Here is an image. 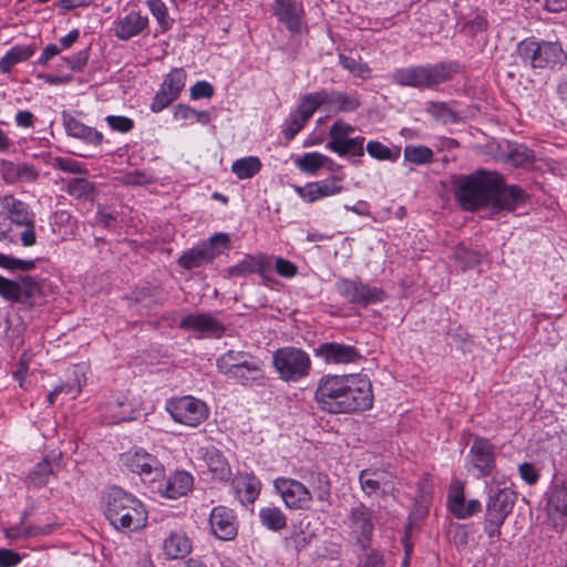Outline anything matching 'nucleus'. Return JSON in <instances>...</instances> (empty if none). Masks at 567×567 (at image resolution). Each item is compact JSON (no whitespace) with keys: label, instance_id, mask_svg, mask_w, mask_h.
I'll list each match as a JSON object with an SVG mask.
<instances>
[{"label":"nucleus","instance_id":"f257e3e1","mask_svg":"<svg viewBox=\"0 0 567 567\" xmlns=\"http://www.w3.org/2000/svg\"><path fill=\"white\" fill-rule=\"evenodd\" d=\"M318 406L330 414H351L372 408L373 392L365 374H326L315 392Z\"/></svg>","mask_w":567,"mask_h":567},{"label":"nucleus","instance_id":"f03ea898","mask_svg":"<svg viewBox=\"0 0 567 567\" xmlns=\"http://www.w3.org/2000/svg\"><path fill=\"white\" fill-rule=\"evenodd\" d=\"M498 185L499 173L485 169L460 175L453 182L455 198L467 212H477L491 206Z\"/></svg>","mask_w":567,"mask_h":567},{"label":"nucleus","instance_id":"7ed1b4c3","mask_svg":"<svg viewBox=\"0 0 567 567\" xmlns=\"http://www.w3.org/2000/svg\"><path fill=\"white\" fill-rule=\"evenodd\" d=\"M104 515L116 529L136 530L147 519L143 504L132 494L113 486L103 497Z\"/></svg>","mask_w":567,"mask_h":567},{"label":"nucleus","instance_id":"20e7f679","mask_svg":"<svg viewBox=\"0 0 567 567\" xmlns=\"http://www.w3.org/2000/svg\"><path fill=\"white\" fill-rule=\"evenodd\" d=\"M456 72L457 65L452 62L410 65L394 70L391 80L400 86L433 89L450 81Z\"/></svg>","mask_w":567,"mask_h":567},{"label":"nucleus","instance_id":"39448f33","mask_svg":"<svg viewBox=\"0 0 567 567\" xmlns=\"http://www.w3.org/2000/svg\"><path fill=\"white\" fill-rule=\"evenodd\" d=\"M216 365L227 379L243 385L264 379L262 361L246 351L228 350L217 359Z\"/></svg>","mask_w":567,"mask_h":567},{"label":"nucleus","instance_id":"423d86ee","mask_svg":"<svg viewBox=\"0 0 567 567\" xmlns=\"http://www.w3.org/2000/svg\"><path fill=\"white\" fill-rule=\"evenodd\" d=\"M516 52L522 63L530 69L554 70L567 60L559 42L538 41L534 38L522 40L517 44Z\"/></svg>","mask_w":567,"mask_h":567},{"label":"nucleus","instance_id":"0eeeda50","mask_svg":"<svg viewBox=\"0 0 567 567\" xmlns=\"http://www.w3.org/2000/svg\"><path fill=\"white\" fill-rule=\"evenodd\" d=\"M0 207L7 215L17 241L23 247L34 246L37 244L35 214L30 206L12 195H6L0 197Z\"/></svg>","mask_w":567,"mask_h":567},{"label":"nucleus","instance_id":"6e6552de","mask_svg":"<svg viewBox=\"0 0 567 567\" xmlns=\"http://www.w3.org/2000/svg\"><path fill=\"white\" fill-rule=\"evenodd\" d=\"M272 363L281 380L298 382L309 375L311 360L309 354L296 347H284L272 354Z\"/></svg>","mask_w":567,"mask_h":567},{"label":"nucleus","instance_id":"1a4fd4ad","mask_svg":"<svg viewBox=\"0 0 567 567\" xmlns=\"http://www.w3.org/2000/svg\"><path fill=\"white\" fill-rule=\"evenodd\" d=\"M230 245V237L226 233H216L208 239L186 250L177 260L179 267L186 270L199 268L212 262Z\"/></svg>","mask_w":567,"mask_h":567},{"label":"nucleus","instance_id":"9d476101","mask_svg":"<svg viewBox=\"0 0 567 567\" xmlns=\"http://www.w3.org/2000/svg\"><path fill=\"white\" fill-rule=\"evenodd\" d=\"M122 466L137 474L144 482H155L165 476L161 461L144 449L130 450L120 455Z\"/></svg>","mask_w":567,"mask_h":567},{"label":"nucleus","instance_id":"9b49d317","mask_svg":"<svg viewBox=\"0 0 567 567\" xmlns=\"http://www.w3.org/2000/svg\"><path fill=\"white\" fill-rule=\"evenodd\" d=\"M166 409L175 422L193 427L205 422L209 415L207 404L190 395L167 401Z\"/></svg>","mask_w":567,"mask_h":567},{"label":"nucleus","instance_id":"f8f14e48","mask_svg":"<svg viewBox=\"0 0 567 567\" xmlns=\"http://www.w3.org/2000/svg\"><path fill=\"white\" fill-rule=\"evenodd\" d=\"M334 287L347 302L362 308L381 302L384 298L382 289L369 286L360 279L339 278Z\"/></svg>","mask_w":567,"mask_h":567},{"label":"nucleus","instance_id":"ddd939ff","mask_svg":"<svg viewBox=\"0 0 567 567\" xmlns=\"http://www.w3.org/2000/svg\"><path fill=\"white\" fill-rule=\"evenodd\" d=\"M467 465L477 478L491 476L496 468L494 444L488 439L475 436L467 454Z\"/></svg>","mask_w":567,"mask_h":567},{"label":"nucleus","instance_id":"4468645a","mask_svg":"<svg viewBox=\"0 0 567 567\" xmlns=\"http://www.w3.org/2000/svg\"><path fill=\"white\" fill-rule=\"evenodd\" d=\"M274 488L285 505L295 511H307L311 506L312 493L301 482L289 477H277Z\"/></svg>","mask_w":567,"mask_h":567},{"label":"nucleus","instance_id":"2eb2a0df","mask_svg":"<svg viewBox=\"0 0 567 567\" xmlns=\"http://www.w3.org/2000/svg\"><path fill=\"white\" fill-rule=\"evenodd\" d=\"M186 71L183 68H175L167 73L156 92L150 109L153 113H159L174 101H176L186 85Z\"/></svg>","mask_w":567,"mask_h":567},{"label":"nucleus","instance_id":"dca6fc26","mask_svg":"<svg viewBox=\"0 0 567 567\" xmlns=\"http://www.w3.org/2000/svg\"><path fill=\"white\" fill-rule=\"evenodd\" d=\"M348 519L351 534L354 536L359 548L361 550L370 548L374 530L372 511L360 503L350 509Z\"/></svg>","mask_w":567,"mask_h":567},{"label":"nucleus","instance_id":"f3484780","mask_svg":"<svg viewBox=\"0 0 567 567\" xmlns=\"http://www.w3.org/2000/svg\"><path fill=\"white\" fill-rule=\"evenodd\" d=\"M41 293V287L31 276H20L19 281L0 275V296L11 302H21Z\"/></svg>","mask_w":567,"mask_h":567},{"label":"nucleus","instance_id":"a211bd4d","mask_svg":"<svg viewBox=\"0 0 567 567\" xmlns=\"http://www.w3.org/2000/svg\"><path fill=\"white\" fill-rule=\"evenodd\" d=\"M272 13L289 32L299 34L305 24V9L299 0H275Z\"/></svg>","mask_w":567,"mask_h":567},{"label":"nucleus","instance_id":"6ab92c4d","mask_svg":"<svg viewBox=\"0 0 567 567\" xmlns=\"http://www.w3.org/2000/svg\"><path fill=\"white\" fill-rule=\"evenodd\" d=\"M497 188L491 203L492 209L496 213L502 210L514 212L528 200L529 196L523 188L517 185H507L501 174Z\"/></svg>","mask_w":567,"mask_h":567},{"label":"nucleus","instance_id":"aec40b11","mask_svg":"<svg viewBox=\"0 0 567 567\" xmlns=\"http://www.w3.org/2000/svg\"><path fill=\"white\" fill-rule=\"evenodd\" d=\"M212 534L220 540H233L238 533V520L235 512L223 505L215 506L209 515Z\"/></svg>","mask_w":567,"mask_h":567},{"label":"nucleus","instance_id":"412c9836","mask_svg":"<svg viewBox=\"0 0 567 567\" xmlns=\"http://www.w3.org/2000/svg\"><path fill=\"white\" fill-rule=\"evenodd\" d=\"M313 353L326 364H349L361 359L354 346L339 342H323L313 349Z\"/></svg>","mask_w":567,"mask_h":567},{"label":"nucleus","instance_id":"4be33fe9","mask_svg":"<svg viewBox=\"0 0 567 567\" xmlns=\"http://www.w3.org/2000/svg\"><path fill=\"white\" fill-rule=\"evenodd\" d=\"M178 327L185 331H196L204 337L220 338L225 333V326L210 313H190L185 316Z\"/></svg>","mask_w":567,"mask_h":567},{"label":"nucleus","instance_id":"5701e85b","mask_svg":"<svg viewBox=\"0 0 567 567\" xmlns=\"http://www.w3.org/2000/svg\"><path fill=\"white\" fill-rule=\"evenodd\" d=\"M447 506L457 519H466L481 512L482 508L478 499L465 501L464 485L461 482H456L451 488L447 496Z\"/></svg>","mask_w":567,"mask_h":567},{"label":"nucleus","instance_id":"b1692460","mask_svg":"<svg viewBox=\"0 0 567 567\" xmlns=\"http://www.w3.org/2000/svg\"><path fill=\"white\" fill-rule=\"evenodd\" d=\"M62 124L68 136L78 138L86 145L97 147L103 143V134L101 132L85 125L65 111L62 112Z\"/></svg>","mask_w":567,"mask_h":567},{"label":"nucleus","instance_id":"393cba45","mask_svg":"<svg viewBox=\"0 0 567 567\" xmlns=\"http://www.w3.org/2000/svg\"><path fill=\"white\" fill-rule=\"evenodd\" d=\"M341 179L332 176L326 181L308 183L305 186H296V193L306 202L313 203L323 197L339 194L342 190Z\"/></svg>","mask_w":567,"mask_h":567},{"label":"nucleus","instance_id":"a878e982","mask_svg":"<svg viewBox=\"0 0 567 567\" xmlns=\"http://www.w3.org/2000/svg\"><path fill=\"white\" fill-rule=\"evenodd\" d=\"M101 415L107 423H121L135 417V410L127 395L121 394L101 405Z\"/></svg>","mask_w":567,"mask_h":567},{"label":"nucleus","instance_id":"bb28decb","mask_svg":"<svg viewBox=\"0 0 567 567\" xmlns=\"http://www.w3.org/2000/svg\"><path fill=\"white\" fill-rule=\"evenodd\" d=\"M271 270L272 262L270 257L266 255H247L243 260L228 269V275L230 277H246L257 272L264 279H268Z\"/></svg>","mask_w":567,"mask_h":567},{"label":"nucleus","instance_id":"cd10ccee","mask_svg":"<svg viewBox=\"0 0 567 567\" xmlns=\"http://www.w3.org/2000/svg\"><path fill=\"white\" fill-rule=\"evenodd\" d=\"M231 486L243 505H251L261 491L260 480L254 473H238L231 481Z\"/></svg>","mask_w":567,"mask_h":567},{"label":"nucleus","instance_id":"c85d7f7f","mask_svg":"<svg viewBox=\"0 0 567 567\" xmlns=\"http://www.w3.org/2000/svg\"><path fill=\"white\" fill-rule=\"evenodd\" d=\"M148 28V18L140 12L131 11L120 17L114 23V34L117 39L127 41L140 35Z\"/></svg>","mask_w":567,"mask_h":567},{"label":"nucleus","instance_id":"c756f323","mask_svg":"<svg viewBox=\"0 0 567 567\" xmlns=\"http://www.w3.org/2000/svg\"><path fill=\"white\" fill-rule=\"evenodd\" d=\"M515 499L516 495L512 489L499 488L491 495L486 513L505 520L514 507Z\"/></svg>","mask_w":567,"mask_h":567},{"label":"nucleus","instance_id":"7c9ffc66","mask_svg":"<svg viewBox=\"0 0 567 567\" xmlns=\"http://www.w3.org/2000/svg\"><path fill=\"white\" fill-rule=\"evenodd\" d=\"M193 484L194 478L188 472L177 471L168 476L161 492L163 496L175 499L186 495L192 489Z\"/></svg>","mask_w":567,"mask_h":567},{"label":"nucleus","instance_id":"2f4dec72","mask_svg":"<svg viewBox=\"0 0 567 567\" xmlns=\"http://www.w3.org/2000/svg\"><path fill=\"white\" fill-rule=\"evenodd\" d=\"M163 549L167 558L181 559L192 551V542L184 532H172L164 539Z\"/></svg>","mask_w":567,"mask_h":567},{"label":"nucleus","instance_id":"473e14b6","mask_svg":"<svg viewBox=\"0 0 567 567\" xmlns=\"http://www.w3.org/2000/svg\"><path fill=\"white\" fill-rule=\"evenodd\" d=\"M364 137L357 136L346 140H329L326 147L341 157H362L364 155Z\"/></svg>","mask_w":567,"mask_h":567},{"label":"nucleus","instance_id":"72a5a7b5","mask_svg":"<svg viewBox=\"0 0 567 567\" xmlns=\"http://www.w3.org/2000/svg\"><path fill=\"white\" fill-rule=\"evenodd\" d=\"M327 105L333 107L337 112H353L361 105L360 96L357 92H339L327 90Z\"/></svg>","mask_w":567,"mask_h":567},{"label":"nucleus","instance_id":"f704fd0d","mask_svg":"<svg viewBox=\"0 0 567 567\" xmlns=\"http://www.w3.org/2000/svg\"><path fill=\"white\" fill-rule=\"evenodd\" d=\"M205 461L214 478L218 481H227L230 478V466L219 450L215 447L207 449L205 453Z\"/></svg>","mask_w":567,"mask_h":567},{"label":"nucleus","instance_id":"c9c22d12","mask_svg":"<svg viewBox=\"0 0 567 567\" xmlns=\"http://www.w3.org/2000/svg\"><path fill=\"white\" fill-rule=\"evenodd\" d=\"M35 45L33 44H18L12 47L0 59V72L9 73L13 65L29 60L35 53Z\"/></svg>","mask_w":567,"mask_h":567},{"label":"nucleus","instance_id":"e433bc0d","mask_svg":"<svg viewBox=\"0 0 567 567\" xmlns=\"http://www.w3.org/2000/svg\"><path fill=\"white\" fill-rule=\"evenodd\" d=\"M258 517L260 524L271 532H280L287 526V516L277 506L261 507Z\"/></svg>","mask_w":567,"mask_h":567},{"label":"nucleus","instance_id":"4c0bfd02","mask_svg":"<svg viewBox=\"0 0 567 567\" xmlns=\"http://www.w3.org/2000/svg\"><path fill=\"white\" fill-rule=\"evenodd\" d=\"M65 192L79 200L93 202L96 195L94 183L83 177L71 178L66 185Z\"/></svg>","mask_w":567,"mask_h":567},{"label":"nucleus","instance_id":"58836bf2","mask_svg":"<svg viewBox=\"0 0 567 567\" xmlns=\"http://www.w3.org/2000/svg\"><path fill=\"white\" fill-rule=\"evenodd\" d=\"M453 258L462 271L473 269L482 262L483 255L474 249H471L464 244L457 245L453 249Z\"/></svg>","mask_w":567,"mask_h":567},{"label":"nucleus","instance_id":"ea45409f","mask_svg":"<svg viewBox=\"0 0 567 567\" xmlns=\"http://www.w3.org/2000/svg\"><path fill=\"white\" fill-rule=\"evenodd\" d=\"M327 90H320L317 92L308 93L302 96L298 110L299 114H301L307 120H310L315 112L322 105H327Z\"/></svg>","mask_w":567,"mask_h":567},{"label":"nucleus","instance_id":"a19ab883","mask_svg":"<svg viewBox=\"0 0 567 567\" xmlns=\"http://www.w3.org/2000/svg\"><path fill=\"white\" fill-rule=\"evenodd\" d=\"M261 169V162L256 156H247L236 159L231 165V172L239 179H249L257 175Z\"/></svg>","mask_w":567,"mask_h":567},{"label":"nucleus","instance_id":"79ce46f5","mask_svg":"<svg viewBox=\"0 0 567 567\" xmlns=\"http://www.w3.org/2000/svg\"><path fill=\"white\" fill-rule=\"evenodd\" d=\"M330 162L331 159L321 153L309 152L296 158L295 164L301 172L315 175L326 163Z\"/></svg>","mask_w":567,"mask_h":567},{"label":"nucleus","instance_id":"37998d69","mask_svg":"<svg viewBox=\"0 0 567 567\" xmlns=\"http://www.w3.org/2000/svg\"><path fill=\"white\" fill-rule=\"evenodd\" d=\"M425 111L437 122L443 124L456 123L460 118L457 113L445 102L429 101Z\"/></svg>","mask_w":567,"mask_h":567},{"label":"nucleus","instance_id":"c03bdc74","mask_svg":"<svg viewBox=\"0 0 567 567\" xmlns=\"http://www.w3.org/2000/svg\"><path fill=\"white\" fill-rule=\"evenodd\" d=\"M404 161L415 165H425L433 162L434 153L425 145L409 144L403 150Z\"/></svg>","mask_w":567,"mask_h":567},{"label":"nucleus","instance_id":"a18cd8bd","mask_svg":"<svg viewBox=\"0 0 567 567\" xmlns=\"http://www.w3.org/2000/svg\"><path fill=\"white\" fill-rule=\"evenodd\" d=\"M146 6L163 32L172 28L174 20L169 17L167 7L162 0H147Z\"/></svg>","mask_w":567,"mask_h":567},{"label":"nucleus","instance_id":"49530a36","mask_svg":"<svg viewBox=\"0 0 567 567\" xmlns=\"http://www.w3.org/2000/svg\"><path fill=\"white\" fill-rule=\"evenodd\" d=\"M368 154L379 161L395 162L400 156V150L392 151L379 141H370L367 144Z\"/></svg>","mask_w":567,"mask_h":567},{"label":"nucleus","instance_id":"de8ad7c7","mask_svg":"<svg viewBox=\"0 0 567 567\" xmlns=\"http://www.w3.org/2000/svg\"><path fill=\"white\" fill-rule=\"evenodd\" d=\"M52 474V465L49 461L43 460L34 465L29 474L30 482L37 486H44L49 482V477Z\"/></svg>","mask_w":567,"mask_h":567},{"label":"nucleus","instance_id":"09e8293b","mask_svg":"<svg viewBox=\"0 0 567 567\" xmlns=\"http://www.w3.org/2000/svg\"><path fill=\"white\" fill-rule=\"evenodd\" d=\"M339 63L343 69L348 70L354 76L364 78V75L370 71L368 65L361 62L360 58H354L341 53L339 54Z\"/></svg>","mask_w":567,"mask_h":567},{"label":"nucleus","instance_id":"8fccbe9b","mask_svg":"<svg viewBox=\"0 0 567 567\" xmlns=\"http://www.w3.org/2000/svg\"><path fill=\"white\" fill-rule=\"evenodd\" d=\"M0 267L8 270L30 271L35 268V260H24L0 254Z\"/></svg>","mask_w":567,"mask_h":567},{"label":"nucleus","instance_id":"3c124183","mask_svg":"<svg viewBox=\"0 0 567 567\" xmlns=\"http://www.w3.org/2000/svg\"><path fill=\"white\" fill-rule=\"evenodd\" d=\"M54 168L61 169L71 174H86L87 169L85 165L70 157H55L52 162Z\"/></svg>","mask_w":567,"mask_h":567},{"label":"nucleus","instance_id":"603ef678","mask_svg":"<svg viewBox=\"0 0 567 567\" xmlns=\"http://www.w3.org/2000/svg\"><path fill=\"white\" fill-rule=\"evenodd\" d=\"M508 158L516 166H524L534 162L535 155L532 150L524 145H515L508 152Z\"/></svg>","mask_w":567,"mask_h":567},{"label":"nucleus","instance_id":"864d4df0","mask_svg":"<svg viewBox=\"0 0 567 567\" xmlns=\"http://www.w3.org/2000/svg\"><path fill=\"white\" fill-rule=\"evenodd\" d=\"M488 28V21L485 16L477 14L474 19L466 21L461 32L466 37L475 38L478 33L485 32Z\"/></svg>","mask_w":567,"mask_h":567},{"label":"nucleus","instance_id":"5fc2aeb1","mask_svg":"<svg viewBox=\"0 0 567 567\" xmlns=\"http://www.w3.org/2000/svg\"><path fill=\"white\" fill-rule=\"evenodd\" d=\"M313 494L320 502H327L331 495V486L326 474L318 473L313 477Z\"/></svg>","mask_w":567,"mask_h":567},{"label":"nucleus","instance_id":"6e6d98bb","mask_svg":"<svg viewBox=\"0 0 567 567\" xmlns=\"http://www.w3.org/2000/svg\"><path fill=\"white\" fill-rule=\"evenodd\" d=\"M549 503L557 513L567 518V484L555 488Z\"/></svg>","mask_w":567,"mask_h":567},{"label":"nucleus","instance_id":"4d7b16f0","mask_svg":"<svg viewBox=\"0 0 567 567\" xmlns=\"http://www.w3.org/2000/svg\"><path fill=\"white\" fill-rule=\"evenodd\" d=\"M116 218V210L105 207L102 204H97V210L94 217L95 225L102 226L105 229H110L112 227L113 221H115Z\"/></svg>","mask_w":567,"mask_h":567},{"label":"nucleus","instance_id":"13d9d810","mask_svg":"<svg viewBox=\"0 0 567 567\" xmlns=\"http://www.w3.org/2000/svg\"><path fill=\"white\" fill-rule=\"evenodd\" d=\"M107 125L116 132L128 133L134 128V121L127 116L109 115L105 117Z\"/></svg>","mask_w":567,"mask_h":567},{"label":"nucleus","instance_id":"bf43d9fd","mask_svg":"<svg viewBox=\"0 0 567 567\" xmlns=\"http://www.w3.org/2000/svg\"><path fill=\"white\" fill-rule=\"evenodd\" d=\"M309 120L303 117L298 112L290 115L287 127L284 130V135L287 141H291L303 128Z\"/></svg>","mask_w":567,"mask_h":567},{"label":"nucleus","instance_id":"052dcab7","mask_svg":"<svg viewBox=\"0 0 567 567\" xmlns=\"http://www.w3.org/2000/svg\"><path fill=\"white\" fill-rule=\"evenodd\" d=\"M90 58V48L81 50L74 53L70 58H63L62 61L66 64V66L74 72L82 71L84 66L87 64Z\"/></svg>","mask_w":567,"mask_h":567},{"label":"nucleus","instance_id":"680f3d73","mask_svg":"<svg viewBox=\"0 0 567 567\" xmlns=\"http://www.w3.org/2000/svg\"><path fill=\"white\" fill-rule=\"evenodd\" d=\"M354 126L346 123L342 120H337L329 130L330 140H346L350 138L349 135L354 132Z\"/></svg>","mask_w":567,"mask_h":567},{"label":"nucleus","instance_id":"e2e57ef3","mask_svg":"<svg viewBox=\"0 0 567 567\" xmlns=\"http://www.w3.org/2000/svg\"><path fill=\"white\" fill-rule=\"evenodd\" d=\"M359 481L362 491L368 496H371L372 494L381 489L380 482L372 478V475L370 474V468L360 472Z\"/></svg>","mask_w":567,"mask_h":567},{"label":"nucleus","instance_id":"0e129e2a","mask_svg":"<svg viewBox=\"0 0 567 567\" xmlns=\"http://www.w3.org/2000/svg\"><path fill=\"white\" fill-rule=\"evenodd\" d=\"M214 95V87L207 81H198L190 87V99H210Z\"/></svg>","mask_w":567,"mask_h":567},{"label":"nucleus","instance_id":"69168bd1","mask_svg":"<svg viewBox=\"0 0 567 567\" xmlns=\"http://www.w3.org/2000/svg\"><path fill=\"white\" fill-rule=\"evenodd\" d=\"M275 269L277 274L284 278H292L298 271V268L293 262L282 257L276 258Z\"/></svg>","mask_w":567,"mask_h":567},{"label":"nucleus","instance_id":"338daca9","mask_svg":"<svg viewBox=\"0 0 567 567\" xmlns=\"http://www.w3.org/2000/svg\"><path fill=\"white\" fill-rule=\"evenodd\" d=\"M504 522H505L504 519H501L498 517H494L493 515H488L486 513L484 530L487 534L489 539L499 537V535H501V527L504 524Z\"/></svg>","mask_w":567,"mask_h":567},{"label":"nucleus","instance_id":"774afa93","mask_svg":"<svg viewBox=\"0 0 567 567\" xmlns=\"http://www.w3.org/2000/svg\"><path fill=\"white\" fill-rule=\"evenodd\" d=\"M519 475L523 481L529 485H534L538 482L540 475L533 463L525 462L518 467Z\"/></svg>","mask_w":567,"mask_h":567}]
</instances>
